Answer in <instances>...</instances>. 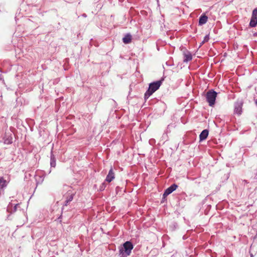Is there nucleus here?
Returning <instances> with one entry per match:
<instances>
[{
  "instance_id": "4468645a",
  "label": "nucleus",
  "mask_w": 257,
  "mask_h": 257,
  "mask_svg": "<svg viewBox=\"0 0 257 257\" xmlns=\"http://www.w3.org/2000/svg\"><path fill=\"white\" fill-rule=\"evenodd\" d=\"M209 40V36L208 35H206L204 39V40L202 42V43H204L206 42H207Z\"/></svg>"
},
{
  "instance_id": "2eb2a0df",
  "label": "nucleus",
  "mask_w": 257,
  "mask_h": 257,
  "mask_svg": "<svg viewBox=\"0 0 257 257\" xmlns=\"http://www.w3.org/2000/svg\"><path fill=\"white\" fill-rule=\"evenodd\" d=\"M256 102V104H257V100L256 101V102Z\"/></svg>"
},
{
  "instance_id": "1a4fd4ad",
  "label": "nucleus",
  "mask_w": 257,
  "mask_h": 257,
  "mask_svg": "<svg viewBox=\"0 0 257 257\" xmlns=\"http://www.w3.org/2000/svg\"><path fill=\"white\" fill-rule=\"evenodd\" d=\"M208 135V131L207 130H203L199 136V138L200 141H203L205 140Z\"/></svg>"
},
{
  "instance_id": "f8f14e48",
  "label": "nucleus",
  "mask_w": 257,
  "mask_h": 257,
  "mask_svg": "<svg viewBox=\"0 0 257 257\" xmlns=\"http://www.w3.org/2000/svg\"><path fill=\"white\" fill-rule=\"evenodd\" d=\"M0 180V188L2 189L6 187L7 185V181L3 178H1Z\"/></svg>"
},
{
  "instance_id": "9d476101",
  "label": "nucleus",
  "mask_w": 257,
  "mask_h": 257,
  "mask_svg": "<svg viewBox=\"0 0 257 257\" xmlns=\"http://www.w3.org/2000/svg\"><path fill=\"white\" fill-rule=\"evenodd\" d=\"M183 56H184V60H183L184 62H188V61H191L192 59V55L189 52L184 53L183 54Z\"/></svg>"
},
{
  "instance_id": "423d86ee",
  "label": "nucleus",
  "mask_w": 257,
  "mask_h": 257,
  "mask_svg": "<svg viewBox=\"0 0 257 257\" xmlns=\"http://www.w3.org/2000/svg\"><path fill=\"white\" fill-rule=\"evenodd\" d=\"M115 178V174L113 171V169L111 168L108 172V175H107L105 181L108 183L112 181Z\"/></svg>"
},
{
  "instance_id": "6e6552de",
  "label": "nucleus",
  "mask_w": 257,
  "mask_h": 257,
  "mask_svg": "<svg viewBox=\"0 0 257 257\" xmlns=\"http://www.w3.org/2000/svg\"><path fill=\"white\" fill-rule=\"evenodd\" d=\"M208 20V17L205 15H203L200 16L199 20V25H203L205 24Z\"/></svg>"
},
{
  "instance_id": "7ed1b4c3",
  "label": "nucleus",
  "mask_w": 257,
  "mask_h": 257,
  "mask_svg": "<svg viewBox=\"0 0 257 257\" xmlns=\"http://www.w3.org/2000/svg\"><path fill=\"white\" fill-rule=\"evenodd\" d=\"M216 96L217 93L213 90L207 92L206 97L210 106H212L214 104Z\"/></svg>"
},
{
  "instance_id": "20e7f679",
  "label": "nucleus",
  "mask_w": 257,
  "mask_h": 257,
  "mask_svg": "<svg viewBox=\"0 0 257 257\" xmlns=\"http://www.w3.org/2000/svg\"><path fill=\"white\" fill-rule=\"evenodd\" d=\"M257 25V8L254 9L252 12L251 18L249 22L251 27H255Z\"/></svg>"
},
{
  "instance_id": "f03ea898",
  "label": "nucleus",
  "mask_w": 257,
  "mask_h": 257,
  "mask_svg": "<svg viewBox=\"0 0 257 257\" xmlns=\"http://www.w3.org/2000/svg\"><path fill=\"white\" fill-rule=\"evenodd\" d=\"M134 246L130 241H126L123 244V247L119 249L121 257H126L130 255Z\"/></svg>"
},
{
  "instance_id": "f257e3e1",
  "label": "nucleus",
  "mask_w": 257,
  "mask_h": 257,
  "mask_svg": "<svg viewBox=\"0 0 257 257\" xmlns=\"http://www.w3.org/2000/svg\"><path fill=\"white\" fill-rule=\"evenodd\" d=\"M162 80L157 81L149 84L148 90L145 93V99H147L156 90H157L162 84Z\"/></svg>"
},
{
  "instance_id": "ddd939ff",
  "label": "nucleus",
  "mask_w": 257,
  "mask_h": 257,
  "mask_svg": "<svg viewBox=\"0 0 257 257\" xmlns=\"http://www.w3.org/2000/svg\"><path fill=\"white\" fill-rule=\"evenodd\" d=\"M73 195L72 194L69 195L67 197L66 200L65 201V205L67 206L68 204V203L73 200Z\"/></svg>"
},
{
  "instance_id": "0eeeda50",
  "label": "nucleus",
  "mask_w": 257,
  "mask_h": 257,
  "mask_svg": "<svg viewBox=\"0 0 257 257\" xmlns=\"http://www.w3.org/2000/svg\"><path fill=\"white\" fill-rule=\"evenodd\" d=\"M242 103L240 102H237L235 105L234 112L238 114H240L242 112Z\"/></svg>"
},
{
  "instance_id": "39448f33",
  "label": "nucleus",
  "mask_w": 257,
  "mask_h": 257,
  "mask_svg": "<svg viewBox=\"0 0 257 257\" xmlns=\"http://www.w3.org/2000/svg\"><path fill=\"white\" fill-rule=\"evenodd\" d=\"M178 187V186L174 184L172 185L170 187L168 188L165 191L163 197L164 198H165L166 196H167L168 195L171 194L172 192H173L174 191H175Z\"/></svg>"
},
{
  "instance_id": "9b49d317",
  "label": "nucleus",
  "mask_w": 257,
  "mask_h": 257,
  "mask_svg": "<svg viewBox=\"0 0 257 257\" xmlns=\"http://www.w3.org/2000/svg\"><path fill=\"white\" fill-rule=\"evenodd\" d=\"M132 37L130 34H126L122 39L123 42L124 44H128L131 42Z\"/></svg>"
}]
</instances>
